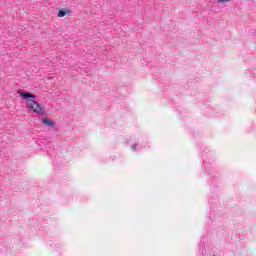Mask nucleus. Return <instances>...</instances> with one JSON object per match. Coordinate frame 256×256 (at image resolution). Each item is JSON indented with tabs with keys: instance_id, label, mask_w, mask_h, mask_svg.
Here are the masks:
<instances>
[{
	"instance_id": "f257e3e1",
	"label": "nucleus",
	"mask_w": 256,
	"mask_h": 256,
	"mask_svg": "<svg viewBox=\"0 0 256 256\" xmlns=\"http://www.w3.org/2000/svg\"><path fill=\"white\" fill-rule=\"evenodd\" d=\"M20 97H22V99H26L27 109H30V111H33L37 115H45V108L37 101L33 100L37 99L36 95L31 94L29 92H20Z\"/></svg>"
},
{
	"instance_id": "f03ea898",
	"label": "nucleus",
	"mask_w": 256,
	"mask_h": 256,
	"mask_svg": "<svg viewBox=\"0 0 256 256\" xmlns=\"http://www.w3.org/2000/svg\"><path fill=\"white\" fill-rule=\"evenodd\" d=\"M42 123L44 125H46L47 127H55V122H53V120L49 119V118H44L42 120Z\"/></svg>"
},
{
	"instance_id": "7ed1b4c3",
	"label": "nucleus",
	"mask_w": 256,
	"mask_h": 256,
	"mask_svg": "<svg viewBox=\"0 0 256 256\" xmlns=\"http://www.w3.org/2000/svg\"><path fill=\"white\" fill-rule=\"evenodd\" d=\"M66 15H71V10L62 9L58 12V17H65Z\"/></svg>"
},
{
	"instance_id": "20e7f679",
	"label": "nucleus",
	"mask_w": 256,
	"mask_h": 256,
	"mask_svg": "<svg viewBox=\"0 0 256 256\" xmlns=\"http://www.w3.org/2000/svg\"><path fill=\"white\" fill-rule=\"evenodd\" d=\"M225 3H231V0H217L218 5H225Z\"/></svg>"
},
{
	"instance_id": "39448f33",
	"label": "nucleus",
	"mask_w": 256,
	"mask_h": 256,
	"mask_svg": "<svg viewBox=\"0 0 256 256\" xmlns=\"http://www.w3.org/2000/svg\"><path fill=\"white\" fill-rule=\"evenodd\" d=\"M131 149H132V151H137V144H133V145L131 146Z\"/></svg>"
}]
</instances>
